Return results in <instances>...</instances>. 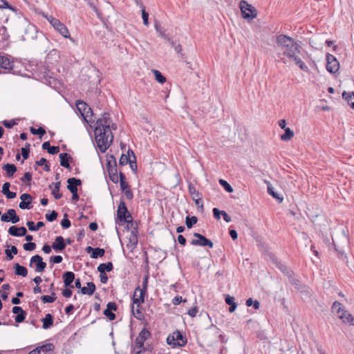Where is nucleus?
<instances>
[{
  "mask_svg": "<svg viewBox=\"0 0 354 354\" xmlns=\"http://www.w3.org/2000/svg\"><path fill=\"white\" fill-rule=\"evenodd\" d=\"M219 183L223 187V188L229 193L233 192L232 187L225 180L221 179L219 180Z\"/></svg>",
  "mask_w": 354,
  "mask_h": 354,
  "instance_id": "nucleus-48",
  "label": "nucleus"
},
{
  "mask_svg": "<svg viewBox=\"0 0 354 354\" xmlns=\"http://www.w3.org/2000/svg\"><path fill=\"white\" fill-rule=\"evenodd\" d=\"M21 202L19 203V207L22 209H30V204L32 202V197L30 194L24 193L20 196Z\"/></svg>",
  "mask_w": 354,
  "mask_h": 354,
  "instance_id": "nucleus-17",
  "label": "nucleus"
},
{
  "mask_svg": "<svg viewBox=\"0 0 354 354\" xmlns=\"http://www.w3.org/2000/svg\"><path fill=\"white\" fill-rule=\"evenodd\" d=\"M285 133L281 136V140L283 141H289L294 136V132L290 129L287 128L284 130Z\"/></svg>",
  "mask_w": 354,
  "mask_h": 354,
  "instance_id": "nucleus-37",
  "label": "nucleus"
},
{
  "mask_svg": "<svg viewBox=\"0 0 354 354\" xmlns=\"http://www.w3.org/2000/svg\"><path fill=\"white\" fill-rule=\"evenodd\" d=\"M76 106L86 122L93 123L94 122L93 118V111L86 103L83 101H77Z\"/></svg>",
  "mask_w": 354,
  "mask_h": 354,
  "instance_id": "nucleus-6",
  "label": "nucleus"
},
{
  "mask_svg": "<svg viewBox=\"0 0 354 354\" xmlns=\"http://www.w3.org/2000/svg\"><path fill=\"white\" fill-rule=\"evenodd\" d=\"M137 243H138L137 236L136 234H134L132 232L129 237V242L127 244V247L132 250L136 247Z\"/></svg>",
  "mask_w": 354,
  "mask_h": 354,
  "instance_id": "nucleus-38",
  "label": "nucleus"
},
{
  "mask_svg": "<svg viewBox=\"0 0 354 354\" xmlns=\"http://www.w3.org/2000/svg\"><path fill=\"white\" fill-rule=\"evenodd\" d=\"M197 218L196 216H192L189 218V216L186 217L185 223L188 228L192 227L193 225L197 223Z\"/></svg>",
  "mask_w": 354,
  "mask_h": 354,
  "instance_id": "nucleus-45",
  "label": "nucleus"
},
{
  "mask_svg": "<svg viewBox=\"0 0 354 354\" xmlns=\"http://www.w3.org/2000/svg\"><path fill=\"white\" fill-rule=\"evenodd\" d=\"M222 211L223 210H219L217 208H214L212 212H213V214H214V217L217 219V220H219L221 218V215L222 214Z\"/></svg>",
  "mask_w": 354,
  "mask_h": 354,
  "instance_id": "nucleus-58",
  "label": "nucleus"
},
{
  "mask_svg": "<svg viewBox=\"0 0 354 354\" xmlns=\"http://www.w3.org/2000/svg\"><path fill=\"white\" fill-rule=\"evenodd\" d=\"M119 181H120V187L122 189V190H125L126 189L129 188V185L125 180V176L124 175L122 174V173H120V179H119Z\"/></svg>",
  "mask_w": 354,
  "mask_h": 354,
  "instance_id": "nucleus-43",
  "label": "nucleus"
},
{
  "mask_svg": "<svg viewBox=\"0 0 354 354\" xmlns=\"http://www.w3.org/2000/svg\"><path fill=\"white\" fill-rule=\"evenodd\" d=\"M30 132L33 135H39L40 136H42L46 133V131L42 127H39V129H35L33 127H30Z\"/></svg>",
  "mask_w": 354,
  "mask_h": 354,
  "instance_id": "nucleus-49",
  "label": "nucleus"
},
{
  "mask_svg": "<svg viewBox=\"0 0 354 354\" xmlns=\"http://www.w3.org/2000/svg\"><path fill=\"white\" fill-rule=\"evenodd\" d=\"M113 266L111 262L106 263H101L97 267V270L100 273H105L106 271L110 272L113 270Z\"/></svg>",
  "mask_w": 354,
  "mask_h": 354,
  "instance_id": "nucleus-31",
  "label": "nucleus"
},
{
  "mask_svg": "<svg viewBox=\"0 0 354 354\" xmlns=\"http://www.w3.org/2000/svg\"><path fill=\"white\" fill-rule=\"evenodd\" d=\"M299 54L300 50L298 44L292 46V48L283 50V58L282 59L283 62L285 64L287 62H294L301 70L306 71L308 70V66L301 59L299 56Z\"/></svg>",
  "mask_w": 354,
  "mask_h": 354,
  "instance_id": "nucleus-2",
  "label": "nucleus"
},
{
  "mask_svg": "<svg viewBox=\"0 0 354 354\" xmlns=\"http://www.w3.org/2000/svg\"><path fill=\"white\" fill-rule=\"evenodd\" d=\"M15 268L16 274L20 275V276H22L24 277L27 276L28 270L25 267L20 266L19 263H16L15 265Z\"/></svg>",
  "mask_w": 354,
  "mask_h": 354,
  "instance_id": "nucleus-35",
  "label": "nucleus"
},
{
  "mask_svg": "<svg viewBox=\"0 0 354 354\" xmlns=\"http://www.w3.org/2000/svg\"><path fill=\"white\" fill-rule=\"evenodd\" d=\"M142 18L143 20V24L145 26H148L149 25V14H148V12H147L145 11V8L142 9Z\"/></svg>",
  "mask_w": 354,
  "mask_h": 354,
  "instance_id": "nucleus-53",
  "label": "nucleus"
},
{
  "mask_svg": "<svg viewBox=\"0 0 354 354\" xmlns=\"http://www.w3.org/2000/svg\"><path fill=\"white\" fill-rule=\"evenodd\" d=\"M10 187V183H5L2 187V193L6 196L9 199L15 198L17 196L15 192H10L9 188Z\"/></svg>",
  "mask_w": 354,
  "mask_h": 354,
  "instance_id": "nucleus-24",
  "label": "nucleus"
},
{
  "mask_svg": "<svg viewBox=\"0 0 354 354\" xmlns=\"http://www.w3.org/2000/svg\"><path fill=\"white\" fill-rule=\"evenodd\" d=\"M266 183L268 185V194L271 195L273 198H274L276 200H277L279 203H281L283 201V198L274 190V188L272 187L270 182L266 181Z\"/></svg>",
  "mask_w": 354,
  "mask_h": 354,
  "instance_id": "nucleus-27",
  "label": "nucleus"
},
{
  "mask_svg": "<svg viewBox=\"0 0 354 354\" xmlns=\"http://www.w3.org/2000/svg\"><path fill=\"white\" fill-rule=\"evenodd\" d=\"M70 157H68V153H62L59 154V159H60V165L61 166L69 169L70 165L68 162V159Z\"/></svg>",
  "mask_w": 354,
  "mask_h": 354,
  "instance_id": "nucleus-33",
  "label": "nucleus"
},
{
  "mask_svg": "<svg viewBox=\"0 0 354 354\" xmlns=\"http://www.w3.org/2000/svg\"><path fill=\"white\" fill-rule=\"evenodd\" d=\"M37 348L39 351V354H49L53 351L54 346L53 344L48 343Z\"/></svg>",
  "mask_w": 354,
  "mask_h": 354,
  "instance_id": "nucleus-29",
  "label": "nucleus"
},
{
  "mask_svg": "<svg viewBox=\"0 0 354 354\" xmlns=\"http://www.w3.org/2000/svg\"><path fill=\"white\" fill-rule=\"evenodd\" d=\"M167 342L172 347L183 346L187 343V339L180 331H175L167 338Z\"/></svg>",
  "mask_w": 354,
  "mask_h": 354,
  "instance_id": "nucleus-7",
  "label": "nucleus"
},
{
  "mask_svg": "<svg viewBox=\"0 0 354 354\" xmlns=\"http://www.w3.org/2000/svg\"><path fill=\"white\" fill-rule=\"evenodd\" d=\"M23 248L26 251H32L36 248V244L32 242L24 244Z\"/></svg>",
  "mask_w": 354,
  "mask_h": 354,
  "instance_id": "nucleus-51",
  "label": "nucleus"
},
{
  "mask_svg": "<svg viewBox=\"0 0 354 354\" xmlns=\"http://www.w3.org/2000/svg\"><path fill=\"white\" fill-rule=\"evenodd\" d=\"M145 290L141 289L140 287L136 288L134 291V295L133 297V305H132V312L134 313L135 310V305L137 306L136 311L138 313H140L138 308L140 307V304L143 303L145 299Z\"/></svg>",
  "mask_w": 354,
  "mask_h": 354,
  "instance_id": "nucleus-11",
  "label": "nucleus"
},
{
  "mask_svg": "<svg viewBox=\"0 0 354 354\" xmlns=\"http://www.w3.org/2000/svg\"><path fill=\"white\" fill-rule=\"evenodd\" d=\"M55 297L50 295H44L41 297V299L44 303H53L55 301Z\"/></svg>",
  "mask_w": 354,
  "mask_h": 354,
  "instance_id": "nucleus-52",
  "label": "nucleus"
},
{
  "mask_svg": "<svg viewBox=\"0 0 354 354\" xmlns=\"http://www.w3.org/2000/svg\"><path fill=\"white\" fill-rule=\"evenodd\" d=\"M8 214L10 216V218H8V215L3 214L1 216V220L3 222H12V223H17L19 221V217L17 216L16 212L13 209H10L8 210Z\"/></svg>",
  "mask_w": 354,
  "mask_h": 354,
  "instance_id": "nucleus-16",
  "label": "nucleus"
},
{
  "mask_svg": "<svg viewBox=\"0 0 354 354\" xmlns=\"http://www.w3.org/2000/svg\"><path fill=\"white\" fill-rule=\"evenodd\" d=\"M26 225L30 231H37L40 227H43L44 223L41 221H39L37 223V227H35V223L33 221H28Z\"/></svg>",
  "mask_w": 354,
  "mask_h": 354,
  "instance_id": "nucleus-40",
  "label": "nucleus"
},
{
  "mask_svg": "<svg viewBox=\"0 0 354 354\" xmlns=\"http://www.w3.org/2000/svg\"><path fill=\"white\" fill-rule=\"evenodd\" d=\"M152 73H153L156 80L160 83L163 84L166 82V78L161 74V73L158 70H152Z\"/></svg>",
  "mask_w": 354,
  "mask_h": 354,
  "instance_id": "nucleus-41",
  "label": "nucleus"
},
{
  "mask_svg": "<svg viewBox=\"0 0 354 354\" xmlns=\"http://www.w3.org/2000/svg\"><path fill=\"white\" fill-rule=\"evenodd\" d=\"M155 29L160 37H162L164 39L168 41H171V39L167 36L165 33V30L160 26L158 21L155 22Z\"/></svg>",
  "mask_w": 354,
  "mask_h": 354,
  "instance_id": "nucleus-32",
  "label": "nucleus"
},
{
  "mask_svg": "<svg viewBox=\"0 0 354 354\" xmlns=\"http://www.w3.org/2000/svg\"><path fill=\"white\" fill-rule=\"evenodd\" d=\"M21 181H30L32 180V174L30 172H26L23 178H21Z\"/></svg>",
  "mask_w": 354,
  "mask_h": 354,
  "instance_id": "nucleus-63",
  "label": "nucleus"
},
{
  "mask_svg": "<svg viewBox=\"0 0 354 354\" xmlns=\"http://www.w3.org/2000/svg\"><path fill=\"white\" fill-rule=\"evenodd\" d=\"M67 188L72 192H77V186L81 185V180L75 178H68Z\"/></svg>",
  "mask_w": 354,
  "mask_h": 354,
  "instance_id": "nucleus-21",
  "label": "nucleus"
},
{
  "mask_svg": "<svg viewBox=\"0 0 354 354\" xmlns=\"http://www.w3.org/2000/svg\"><path fill=\"white\" fill-rule=\"evenodd\" d=\"M240 8L242 17L245 19L252 20L257 17L256 9L252 5L248 3L247 1L244 0L241 1Z\"/></svg>",
  "mask_w": 354,
  "mask_h": 354,
  "instance_id": "nucleus-8",
  "label": "nucleus"
},
{
  "mask_svg": "<svg viewBox=\"0 0 354 354\" xmlns=\"http://www.w3.org/2000/svg\"><path fill=\"white\" fill-rule=\"evenodd\" d=\"M330 53H328L326 54V60H327L326 69L330 73H332V65L330 64Z\"/></svg>",
  "mask_w": 354,
  "mask_h": 354,
  "instance_id": "nucleus-59",
  "label": "nucleus"
},
{
  "mask_svg": "<svg viewBox=\"0 0 354 354\" xmlns=\"http://www.w3.org/2000/svg\"><path fill=\"white\" fill-rule=\"evenodd\" d=\"M33 264H35V271L36 272H42L44 271L46 263L43 261V259L41 256L37 254L32 256L30 260V266H32Z\"/></svg>",
  "mask_w": 354,
  "mask_h": 354,
  "instance_id": "nucleus-12",
  "label": "nucleus"
},
{
  "mask_svg": "<svg viewBox=\"0 0 354 354\" xmlns=\"http://www.w3.org/2000/svg\"><path fill=\"white\" fill-rule=\"evenodd\" d=\"M194 236L198 239H193L191 242L193 245H200V246H207L209 248H213V243L205 237L203 235L199 233H194Z\"/></svg>",
  "mask_w": 354,
  "mask_h": 354,
  "instance_id": "nucleus-13",
  "label": "nucleus"
},
{
  "mask_svg": "<svg viewBox=\"0 0 354 354\" xmlns=\"http://www.w3.org/2000/svg\"><path fill=\"white\" fill-rule=\"evenodd\" d=\"M6 257L8 258V260H12L13 259V255L12 254H17V248L15 247V246H11V248L10 250H6Z\"/></svg>",
  "mask_w": 354,
  "mask_h": 354,
  "instance_id": "nucleus-42",
  "label": "nucleus"
},
{
  "mask_svg": "<svg viewBox=\"0 0 354 354\" xmlns=\"http://www.w3.org/2000/svg\"><path fill=\"white\" fill-rule=\"evenodd\" d=\"M318 40H319V38H318V37H314V38H313V39H310L309 43H310V46H311L312 47L315 48H319V46H317V41Z\"/></svg>",
  "mask_w": 354,
  "mask_h": 354,
  "instance_id": "nucleus-61",
  "label": "nucleus"
},
{
  "mask_svg": "<svg viewBox=\"0 0 354 354\" xmlns=\"http://www.w3.org/2000/svg\"><path fill=\"white\" fill-rule=\"evenodd\" d=\"M26 317V313L24 311L23 313H20L19 314H17V315L15 317V322L17 323L22 322Z\"/></svg>",
  "mask_w": 354,
  "mask_h": 354,
  "instance_id": "nucleus-56",
  "label": "nucleus"
},
{
  "mask_svg": "<svg viewBox=\"0 0 354 354\" xmlns=\"http://www.w3.org/2000/svg\"><path fill=\"white\" fill-rule=\"evenodd\" d=\"M189 192L192 196V199L201 196L200 193L196 190L195 187L191 183L189 185Z\"/></svg>",
  "mask_w": 354,
  "mask_h": 354,
  "instance_id": "nucleus-44",
  "label": "nucleus"
},
{
  "mask_svg": "<svg viewBox=\"0 0 354 354\" xmlns=\"http://www.w3.org/2000/svg\"><path fill=\"white\" fill-rule=\"evenodd\" d=\"M95 136L97 147L101 152H104L113 141L112 129H116V125L112 123L110 115L104 113L102 118L96 122Z\"/></svg>",
  "mask_w": 354,
  "mask_h": 354,
  "instance_id": "nucleus-1",
  "label": "nucleus"
},
{
  "mask_svg": "<svg viewBox=\"0 0 354 354\" xmlns=\"http://www.w3.org/2000/svg\"><path fill=\"white\" fill-rule=\"evenodd\" d=\"M12 62L7 55H0V67L6 70L12 69Z\"/></svg>",
  "mask_w": 354,
  "mask_h": 354,
  "instance_id": "nucleus-19",
  "label": "nucleus"
},
{
  "mask_svg": "<svg viewBox=\"0 0 354 354\" xmlns=\"http://www.w3.org/2000/svg\"><path fill=\"white\" fill-rule=\"evenodd\" d=\"M51 26L65 38H70L68 28L59 19H57Z\"/></svg>",
  "mask_w": 354,
  "mask_h": 354,
  "instance_id": "nucleus-15",
  "label": "nucleus"
},
{
  "mask_svg": "<svg viewBox=\"0 0 354 354\" xmlns=\"http://www.w3.org/2000/svg\"><path fill=\"white\" fill-rule=\"evenodd\" d=\"M42 16L46 19V20L50 24H53L54 23V21L57 19L56 18L53 17V16L51 15H48L47 14H45V13H42L41 14Z\"/></svg>",
  "mask_w": 354,
  "mask_h": 354,
  "instance_id": "nucleus-60",
  "label": "nucleus"
},
{
  "mask_svg": "<svg viewBox=\"0 0 354 354\" xmlns=\"http://www.w3.org/2000/svg\"><path fill=\"white\" fill-rule=\"evenodd\" d=\"M0 8H8L15 12L17 11V8L10 6L6 0H0Z\"/></svg>",
  "mask_w": 354,
  "mask_h": 354,
  "instance_id": "nucleus-47",
  "label": "nucleus"
},
{
  "mask_svg": "<svg viewBox=\"0 0 354 354\" xmlns=\"http://www.w3.org/2000/svg\"><path fill=\"white\" fill-rule=\"evenodd\" d=\"M277 44L283 52V50L292 48V46L297 44L292 38L285 35H280L277 37Z\"/></svg>",
  "mask_w": 354,
  "mask_h": 354,
  "instance_id": "nucleus-9",
  "label": "nucleus"
},
{
  "mask_svg": "<svg viewBox=\"0 0 354 354\" xmlns=\"http://www.w3.org/2000/svg\"><path fill=\"white\" fill-rule=\"evenodd\" d=\"M104 315L107 317L110 320H113L115 318V314L112 312V310L106 308L104 310Z\"/></svg>",
  "mask_w": 354,
  "mask_h": 354,
  "instance_id": "nucleus-54",
  "label": "nucleus"
},
{
  "mask_svg": "<svg viewBox=\"0 0 354 354\" xmlns=\"http://www.w3.org/2000/svg\"><path fill=\"white\" fill-rule=\"evenodd\" d=\"M62 257L60 255L51 257L50 259V261L53 263H59L62 261Z\"/></svg>",
  "mask_w": 354,
  "mask_h": 354,
  "instance_id": "nucleus-57",
  "label": "nucleus"
},
{
  "mask_svg": "<svg viewBox=\"0 0 354 354\" xmlns=\"http://www.w3.org/2000/svg\"><path fill=\"white\" fill-rule=\"evenodd\" d=\"M3 169L7 172V174L8 176H12L13 174L17 171L16 166L13 164H9V163L6 164L3 167Z\"/></svg>",
  "mask_w": 354,
  "mask_h": 354,
  "instance_id": "nucleus-36",
  "label": "nucleus"
},
{
  "mask_svg": "<svg viewBox=\"0 0 354 354\" xmlns=\"http://www.w3.org/2000/svg\"><path fill=\"white\" fill-rule=\"evenodd\" d=\"M151 335L150 332L146 328H143L138 336L136 337L135 341V350L138 353H140L144 346V342L147 340Z\"/></svg>",
  "mask_w": 354,
  "mask_h": 354,
  "instance_id": "nucleus-10",
  "label": "nucleus"
},
{
  "mask_svg": "<svg viewBox=\"0 0 354 354\" xmlns=\"http://www.w3.org/2000/svg\"><path fill=\"white\" fill-rule=\"evenodd\" d=\"M197 313H198L197 307H194L188 310V315L191 317H195L196 316Z\"/></svg>",
  "mask_w": 354,
  "mask_h": 354,
  "instance_id": "nucleus-62",
  "label": "nucleus"
},
{
  "mask_svg": "<svg viewBox=\"0 0 354 354\" xmlns=\"http://www.w3.org/2000/svg\"><path fill=\"white\" fill-rule=\"evenodd\" d=\"M246 306H253V307L256 310H257L260 307V304H259V302L257 300H253L252 299L249 298L246 301Z\"/></svg>",
  "mask_w": 354,
  "mask_h": 354,
  "instance_id": "nucleus-46",
  "label": "nucleus"
},
{
  "mask_svg": "<svg viewBox=\"0 0 354 354\" xmlns=\"http://www.w3.org/2000/svg\"><path fill=\"white\" fill-rule=\"evenodd\" d=\"M27 230L24 227H17V226L12 225L8 230V233L15 236H23L26 235Z\"/></svg>",
  "mask_w": 354,
  "mask_h": 354,
  "instance_id": "nucleus-18",
  "label": "nucleus"
},
{
  "mask_svg": "<svg viewBox=\"0 0 354 354\" xmlns=\"http://www.w3.org/2000/svg\"><path fill=\"white\" fill-rule=\"evenodd\" d=\"M333 308L337 309V315L339 319L345 324L354 325V317L345 309L339 301L333 302Z\"/></svg>",
  "mask_w": 354,
  "mask_h": 354,
  "instance_id": "nucleus-3",
  "label": "nucleus"
},
{
  "mask_svg": "<svg viewBox=\"0 0 354 354\" xmlns=\"http://www.w3.org/2000/svg\"><path fill=\"white\" fill-rule=\"evenodd\" d=\"M107 171L111 180L114 183H117L119 181L120 176H118L117 173L116 164L115 160L113 161V164L111 162V161L108 162Z\"/></svg>",
  "mask_w": 354,
  "mask_h": 354,
  "instance_id": "nucleus-14",
  "label": "nucleus"
},
{
  "mask_svg": "<svg viewBox=\"0 0 354 354\" xmlns=\"http://www.w3.org/2000/svg\"><path fill=\"white\" fill-rule=\"evenodd\" d=\"M68 215L64 214V218L61 221V225L62 227L67 229L71 226V221L67 218Z\"/></svg>",
  "mask_w": 354,
  "mask_h": 354,
  "instance_id": "nucleus-50",
  "label": "nucleus"
},
{
  "mask_svg": "<svg viewBox=\"0 0 354 354\" xmlns=\"http://www.w3.org/2000/svg\"><path fill=\"white\" fill-rule=\"evenodd\" d=\"M60 185V182H57L54 184V188L52 191V194L56 199H59L62 196V194L59 193Z\"/></svg>",
  "mask_w": 354,
  "mask_h": 354,
  "instance_id": "nucleus-39",
  "label": "nucleus"
},
{
  "mask_svg": "<svg viewBox=\"0 0 354 354\" xmlns=\"http://www.w3.org/2000/svg\"><path fill=\"white\" fill-rule=\"evenodd\" d=\"M63 279L65 286H71L73 288V286L71 285L75 279V274L70 271L66 272L63 274Z\"/></svg>",
  "mask_w": 354,
  "mask_h": 354,
  "instance_id": "nucleus-23",
  "label": "nucleus"
},
{
  "mask_svg": "<svg viewBox=\"0 0 354 354\" xmlns=\"http://www.w3.org/2000/svg\"><path fill=\"white\" fill-rule=\"evenodd\" d=\"M43 323V328L48 329L53 324V318L50 314H46L45 317L41 319Z\"/></svg>",
  "mask_w": 354,
  "mask_h": 354,
  "instance_id": "nucleus-30",
  "label": "nucleus"
},
{
  "mask_svg": "<svg viewBox=\"0 0 354 354\" xmlns=\"http://www.w3.org/2000/svg\"><path fill=\"white\" fill-rule=\"evenodd\" d=\"M225 302L227 304L230 305L229 311L230 313H233L235 311L236 308V304L234 301V298L233 297H230V295H227L225 297Z\"/></svg>",
  "mask_w": 354,
  "mask_h": 354,
  "instance_id": "nucleus-34",
  "label": "nucleus"
},
{
  "mask_svg": "<svg viewBox=\"0 0 354 354\" xmlns=\"http://www.w3.org/2000/svg\"><path fill=\"white\" fill-rule=\"evenodd\" d=\"M342 97L345 100V101H346L348 105H349L351 108L354 110V93H350L344 91L342 93Z\"/></svg>",
  "mask_w": 354,
  "mask_h": 354,
  "instance_id": "nucleus-28",
  "label": "nucleus"
},
{
  "mask_svg": "<svg viewBox=\"0 0 354 354\" xmlns=\"http://www.w3.org/2000/svg\"><path fill=\"white\" fill-rule=\"evenodd\" d=\"M123 192H124V194L128 199L133 198V192L129 189V187L126 189L125 190H123Z\"/></svg>",
  "mask_w": 354,
  "mask_h": 354,
  "instance_id": "nucleus-64",
  "label": "nucleus"
},
{
  "mask_svg": "<svg viewBox=\"0 0 354 354\" xmlns=\"http://www.w3.org/2000/svg\"><path fill=\"white\" fill-rule=\"evenodd\" d=\"M57 216V214L55 211H53L50 214H46V218L50 222H52L54 220H55Z\"/></svg>",
  "mask_w": 354,
  "mask_h": 354,
  "instance_id": "nucleus-55",
  "label": "nucleus"
},
{
  "mask_svg": "<svg viewBox=\"0 0 354 354\" xmlns=\"http://www.w3.org/2000/svg\"><path fill=\"white\" fill-rule=\"evenodd\" d=\"M86 251L88 252H90V251H92L91 257L93 259H97L98 257H102L104 254V250L100 248H93L90 246L87 247Z\"/></svg>",
  "mask_w": 354,
  "mask_h": 354,
  "instance_id": "nucleus-22",
  "label": "nucleus"
},
{
  "mask_svg": "<svg viewBox=\"0 0 354 354\" xmlns=\"http://www.w3.org/2000/svg\"><path fill=\"white\" fill-rule=\"evenodd\" d=\"M131 221V216L126 207L124 202H120L117 210L116 223L122 225L125 223H129Z\"/></svg>",
  "mask_w": 354,
  "mask_h": 354,
  "instance_id": "nucleus-5",
  "label": "nucleus"
},
{
  "mask_svg": "<svg viewBox=\"0 0 354 354\" xmlns=\"http://www.w3.org/2000/svg\"><path fill=\"white\" fill-rule=\"evenodd\" d=\"M95 290V286L93 282L87 283L86 287L81 288V292L83 295H92Z\"/></svg>",
  "mask_w": 354,
  "mask_h": 354,
  "instance_id": "nucleus-26",
  "label": "nucleus"
},
{
  "mask_svg": "<svg viewBox=\"0 0 354 354\" xmlns=\"http://www.w3.org/2000/svg\"><path fill=\"white\" fill-rule=\"evenodd\" d=\"M336 230H338L342 232V246L337 245L336 243L333 241V248L335 250V251L337 252L339 258L344 261L345 259H346V255L344 254L342 248L348 246L349 243L348 237L346 235V232H348V230L342 225L338 226Z\"/></svg>",
  "mask_w": 354,
  "mask_h": 354,
  "instance_id": "nucleus-4",
  "label": "nucleus"
},
{
  "mask_svg": "<svg viewBox=\"0 0 354 354\" xmlns=\"http://www.w3.org/2000/svg\"><path fill=\"white\" fill-rule=\"evenodd\" d=\"M52 248L57 252L62 251L66 248L64 239L62 236H57L52 244Z\"/></svg>",
  "mask_w": 354,
  "mask_h": 354,
  "instance_id": "nucleus-20",
  "label": "nucleus"
},
{
  "mask_svg": "<svg viewBox=\"0 0 354 354\" xmlns=\"http://www.w3.org/2000/svg\"><path fill=\"white\" fill-rule=\"evenodd\" d=\"M131 155H132L133 158H134V160H136V156H135L133 151L129 150L128 155L122 154L121 156L120 160H119V164L120 165H126L127 164H128L130 162V160H131V156H130Z\"/></svg>",
  "mask_w": 354,
  "mask_h": 354,
  "instance_id": "nucleus-25",
  "label": "nucleus"
}]
</instances>
